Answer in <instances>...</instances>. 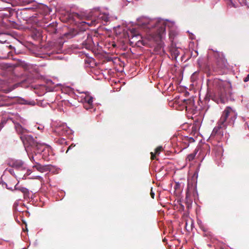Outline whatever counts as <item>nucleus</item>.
<instances>
[{
  "instance_id": "f257e3e1",
  "label": "nucleus",
  "mask_w": 249,
  "mask_h": 249,
  "mask_svg": "<svg viewBox=\"0 0 249 249\" xmlns=\"http://www.w3.org/2000/svg\"><path fill=\"white\" fill-rule=\"evenodd\" d=\"M236 116L235 111L231 107H227L209 138L210 142L213 147V151L215 155V160L218 166H223V142L227 139L226 128L228 125L233 124Z\"/></svg>"
},
{
  "instance_id": "f03ea898",
  "label": "nucleus",
  "mask_w": 249,
  "mask_h": 249,
  "mask_svg": "<svg viewBox=\"0 0 249 249\" xmlns=\"http://www.w3.org/2000/svg\"><path fill=\"white\" fill-rule=\"evenodd\" d=\"M70 18L75 22L83 24V25H86V27L95 26L100 22H107L109 18L108 14L100 13L98 10L94 12L90 19H84L81 14L77 13L71 14Z\"/></svg>"
},
{
  "instance_id": "7ed1b4c3",
  "label": "nucleus",
  "mask_w": 249,
  "mask_h": 249,
  "mask_svg": "<svg viewBox=\"0 0 249 249\" xmlns=\"http://www.w3.org/2000/svg\"><path fill=\"white\" fill-rule=\"evenodd\" d=\"M28 157L32 161H35V156H36V152L39 149L41 143L38 142L36 139L30 135H25L20 136Z\"/></svg>"
},
{
  "instance_id": "20e7f679",
  "label": "nucleus",
  "mask_w": 249,
  "mask_h": 249,
  "mask_svg": "<svg viewBox=\"0 0 249 249\" xmlns=\"http://www.w3.org/2000/svg\"><path fill=\"white\" fill-rule=\"evenodd\" d=\"M81 24L83 26L81 30H79L77 28L73 29L71 30L68 33H66L65 35L68 38L73 37L76 35L82 36V38L85 39L82 41L81 44L83 47L89 49L93 46L94 44L92 38L89 33L86 32V28H88V26L86 27V25H83V24Z\"/></svg>"
},
{
  "instance_id": "39448f33",
  "label": "nucleus",
  "mask_w": 249,
  "mask_h": 249,
  "mask_svg": "<svg viewBox=\"0 0 249 249\" xmlns=\"http://www.w3.org/2000/svg\"><path fill=\"white\" fill-rule=\"evenodd\" d=\"M63 44L64 42L61 41L53 43L51 47L46 51L45 53L42 54L40 57L47 59L59 58L58 56H55V54L62 53Z\"/></svg>"
},
{
  "instance_id": "423d86ee",
  "label": "nucleus",
  "mask_w": 249,
  "mask_h": 249,
  "mask_svg": "<svg viewBox=\"0 0 249 249\" xmlns=\"http://www.w3.org/2000/svg\"><path fill=\"white\" fill-rule=\"evenodd\" d=\"M217 87L213 93L209 94L213 100L217 103L224 104L227 101V97L225 88L222 85L221 82H218Z\"/></svg>"
},
{
  "instance_id": "0eeeda50",
  "label": "nucleus",
  "mask_w": 249,
  "mask_h": 249,
  "mask_svg": "<svg viewBox=\"0 0 249 249\" xmlns=\"http://www.w3.org/2000/svg\"><path fill=\"white\" fill-rule=\"evenodd\" d=\"M129 41L132 45L140 47L141 45H145L146 43L142 39V36L139 32L134 28H132L128 33Z\"/></svg>"
},
{
  "instance_id": "6e6552de",
  "label": "nucleus",
  "mask_w": 249,
  "mask_h": 249,
  "mask_svg": "<svg viewBox=\"0 0 249 249\" xmlns=\"http://www.w3.org/2000/svg\"><path fill=\"white\" fill-rule=\"evenodd\" d=\"M182 103L179 104V109H183L185 108L186 110L191 113H195L196 107L195 105L194 101L193 99H184Z\"/></svg>"
},
{
  "instance_id": "1a4fd4ad",
  "label": "nucleus",
  "mask_w": 249,
  "mask_h": 249,
  "mask_svg": "<svg viewBox=\"0 0 249 249\" xmlns=\"http://www.w3.org/2000/svg\"><path fill=\"white\" fill-rule=\"evenodd\" d=\"M177 145L182 150L187 148L190 143L194 142L195 141L193 137L188 136H180L178 137Z\"/></svg>"
},
{
  "instance_id": "9d476101",
  "label": "nucleus",
  "mask_w": 249,
  "mask_h": 249,
  "mask_svg": "<svg viewBox=\"0 0 249 249\" xmlns=\"http://www.w3.org/2000/svg\"><path fill=\"white\" fill-rule=\"evenodd\" d=\"M39 150L38 149L36 152V157L40 155L42 156V158L46 161H49L51 159V157L53 156L52 151L49 147H46L41 144L39 147Z\"/></svg>"
},
{
  "instance_id": "9b49d317",
  "label": "nucleus",
  "mask_w": 249,
  "mask_h": 249,
  "mask_svg": "<svg viewBox=\"0 0 249 249\" xmlns=\"http://www.w3.org/2000/svg\"><path fill=\"white\" fill-rule=\"evenodd\" d=\"M8 164L15 168L17 171H24L26 170V165L24 162L19 160H9L8 162Z\"/></svg>"
},
{
  "instance_id": "f8f14e48",
  "label": "nucleus",
  "mask_w": 249,
  "mask_h": 249,
  "mask_svg": "<svg viewBox=\"0 0 249 249\" xmlns=\"http://www.w3.org/2000/svg\"><path fill=\"white\" fill-rule=\"evenodd\" d=\"M180 48H177L173 42L171 43L169 47V51L172 59L177 60V57L180 54Z\"/></svg>"
},
{
  "instance_id": "ddd939ff",
  "label": "nucleus",
  "mask_w": 249,
  "mask_h": 249,
  "mask_svg": "<svg viewBox=\"0 0 249 249\" xmlns=\"http://www.w3.org/2000/svg\"><path fill=\"white\" fill-rule=\"evenodd\" d=\"M13 97L0 94V107L9 106L13 103Z\"/></svg>"
},
{
  "instance_id": "4468645a",
  "label": "nucleus",
  "mask_w": 249,
  "mask_h": 249,
  "mask_svg": "<svg viewBox=\"0 0 249 249\" xmlns=\"http://www.w3.org/2000/svg\"><path fill=\"white\" fill-rule=\"evenodd\" d=\"M15 125V129L17 133L22 135H25L28 132L27 129L23 127L19 123L13 121Z\"/></svg>"
},
{
  "instance_id": "2eb2a0df",
  "label": "nucleus",
  "mask_w": 249,
  "mask_h": 249,
  "mask_svg": "<svg viewBox=\"0 0 249 249\" xmlns=\"http://www.w3.org/2000/svg\"><path fill=\"white\" fill-rule=\"evenodd\" d=\"M55 131L59 135L63 136L67 133L68 131V128L65 124H63L61 125L57 126Z\"/></svg>"
},
{
  "instance_id": "dca6fc26",
  "label": "nucleus",
  "mask_w": 249,
  "mask_h": 249,
  "mask_svg": "<svg viewBox=\"0 0 249 249\" xmlns=\"http://www.w3.org/2000/svg\"><path fill=\"white\" fill-rule=\"evenodd\" d=\"M57 23L56 22H52L44 27L45 30L50 34H55L57 31L56 29Z\"/></svg>"
},
{
  "instance_id": "f3484780",
  "label": "nucleus",
  "mask_w": 249,
  "mask_h": 249,
  "mask_svg": "<svg viewBox=\"0 0 249 249\" xmlns=\"http://www.w3.org/2000/svg\"><path fill=\"white\" fill-rule=\"evenodd\" d=\"M39 157H36V156H35V160H36ZM32 162H35L36 163L35 165H33V168H36L37 171H40L41 172H44L47 171L48 168H47V167L46 166H43V165L39 164L38 163H37L36 161H32Z\"/></svg>"
},
{
  "instance_id": "a211bd4d",
  "label": "nucleus",
  "mask_w": 249,
  "mask_h": 249,
  "mask_svg": "<svg viewBox=\"0 0 249 249\" xmlns=\"http://www.w3.org/2000/svg\"><path fill=\"white\" fill-rule=\"evenodd\" d=\"M31 36L35 40H39L42 37L41 32L38 30L35 29L33 30Z\"/></svg>"
},
{
  "instance_id": "6ab92c4d",
  "label": "nucleus",
  "mask_w": 249,
  "mask_h": 249,
  "mask_svg": "<svg viewBox=\"0 0 249 249\" xmlns=\"http://www.w3.org/2000/svg\"><path fill=\"white\" fill-rule=\"evenodd\" d=\"M165 30L162 28L160 31L158 32L157 36L156 37V40H159L160 41V42L158 44V47L161 49L162 48V44L161 43V38L163 36V34H164Z\"/></svg>"
},
{
  "instance_id": "aec40b11",
  "label": "nucleus",
  "mask_w": 249,
  "mask_h": 249,
  "mask_svg": "<svg viewBox=\"0 0 249 249\" xmlns=\"http://www.w3.org/2000/svg\"><path fill=\"white\" fill-rule=\"evenodd\" d=\"M9 172L11 175L15 176V177L19 179H24V178H25V174H24L23 175H20L18 173V171H17V170H16V173H15L14 169H10L9 170Z\"/></svg>"
},
{
  "instance_id": "412c9836",
  "label": "nucleus",
  "mask_w": 249,
  "mask_h": 249,
  "mask_svg": "<svg viewBox=\"0 0 249 249\" xmlns=\"http://www.w3.org/2000/svg\"><path fill=\"white\" fill-rule=\"evenodd\" d=\"M200 126V124L199 121H196L193 124L192 127V133L194 134L196 133L199 130Z\"/></svg>"
},
{
  "instance_id": "4be33fe9",
  "label": "nucleus",
  "mask_w": 249,
  "mask_h": 249,
  "mask_svg": "<svg viewBox=\"0 0 249 249\" xmlns=\"http://www.w3.org/2000/svg\"><path fill=\"white\" fill-rule=\"evenodd\" d=\"M83 100V103L92 104L93 97L88 95H86Z\"/></svg>"
},
{
  "instance_id": "5701e85b",
  "label": "nucleus",
  "mask_w": 249,
  "mask_h": 249,
  "mask_svg": "<svg viewBox=\"0 0 249 249\" xmlns=\"http://www.w3.org/2000/svg\"><path fill=\"white\" fill-rule=\"evenodd\" d=\"M162 149V146H159L155 149V154H154L153 152L151 153V157L152 160L155 159V154H159Z\"/></svg>"
},
{
  "instance_id": "b1692460",
  "label": "nucleus",
  "mask_w": 249,
  "mask_h": 249,
  "mask_svg": "<svg viewBox=\"0 0 249 249\" xmlns=\"http://www.w3.org/2000/svg\"><path fill=\"white\" fill-rule=\"evenodd\" d=\"M24 198L26 199H28L30 197H32V193L29 192L28 189H26V190L25 191V192L23 193Z\"/></svg>"
},
{
  "instance_id": "393cba45",
  "label": "nucleus",
  "mask_w": 249,
  "mask_h": 249,
  "mask_svg": "<svg viewBox=\"0 0 249 249\" xmlns=\"http://www.w3.org/2000/svg\"><path fill=\"white\" fill-rule=\"evenodd\" d=\"M196 153H197V151H196V150H195V151L194 153H191L188 155V156L187 157V160H188L189 161L193 160L195 159V157H196Z\"/></svg>"
},
{
  "instance_id": "a878e982",
  "label": "nucleus",
  "mask_w": 249,
  "mask_h": 249,
  "mask_svg": "<svg viewBox=\"0 0 249 249\" xmlns=\"http://www.w3.org/2000/svg\"><path fill=\"white\" fill-rule=\"evenodd\" d=\"M83 106L86 109L89 110L93 108V104L83 103Z\"/></svg>"
},
{
  "instance_id": "bb28decb",
  "label": "nucleus",
  "mask_w": 249,
  "mask_h": 249,
  "mask_svg": "<svg viewBox=\"0 0 249 249\" xmlns=\"http://www.w3.org/2000/svg\"><path fill=\"white\" fill-rule=\"evenodd\" d=\"M15 189H16V190H18V191H20L21 192H22V193H23L24 192H25V191L26 190L27 188L23 187H18V184H17L15 186Z\"/></svg>"
},
{
  "instance_id": "cd10ccee",
  "label": "nucleus",
  "mask_w": 249,
  "mask_h": 249,
  "mask_svg": "<svg viewBox=\"0 0 249 249\" xmlns=\"http://www.w3.org/2000/svg\"><path fill=\"white\" fill-rule=\"evenodd\" d=\"M23 5L29 4L32 3L34 0H20Z\"/></svg>"
},
{
  "instance_id": "c85d7f7f",
  "label": "nucleus",
  "mask_w": 249,
  "mask_h": 249,
  "mask_svg": "<svg viewBox=\"0 0 249 249\" xmlns=\"http://www.w3.org/2000/svg\"><path fill=\"white\" fill-rule=\"evenodd\" d=\"M7 122V120L5 119H3L1 120L0 123V131L1 129L4 127V125L6 124Z\"/></svg>"
},
{
  "instance_id": "c756f323",
  "label": "nucleus",
  "mask_w": 249,
  "mask_h": 249,
  "mask_svg": "<svg viewBox=\"0 0 249 249\" xmlns=\"http://www.w3.org/2000/svg\"><path fill=\"white\" fill-rule=\"evenodd\" d=\"M180 191H181V183H180L179 182H176V184L175 185V187H174V189L176 190H178L180 189Z\"/></svg>"
},
{
  "instance_id": "7c9ffc66",
  "label": "nucleus",
  "mask_w": 249,
  "mask_h": 249,
  "mask_svg": "<svg viewBox=\"0 0 249 249\" xmlns=\"http://www.w3.org/2000/svg\"><path fill=\"white\" fill-rule=\"evenodd\" d=\"M75 36H77V39L78 41H81L82 42V41H83L85 39H83L82 38V36H78V35H76Z\"/></svg>"
},
{
  "instance_id": "2f4dec72",
  "label": "nucleus",
  "mask_w": 249,
  "mask_h": 249,
  "mask_svg": "<svg viewBox=\"0 0 249 249\" xmlns=\"http://www.w3.org/2000/svg\"><path fill=\"white\" fill-rule=\"evenodd\" d=\"M150 196L152 198H154L155 193L153 192L152 188H151Z\"/></svg>"
},
{
  "instance_id": "473e14b6",
  "label": "nucleus",
  "mask_w": 249,
  "mask_h": 249,
  "mask_svg": "<svg viewBox=\"0 0 249 249\" xmlns=\"http://www.w3.org/2000/svg\"><path fill=\"white\" fill-rule=\"evenodd\" d=\"M249 81V74L244 79V81L247 82Z\"/></svg>"
},
{
  "instance_id": "72a5a7b5",
  "label": "nucleus",
  "mask_w": 249,
  "mask_h": 249,
  "mask_svg": "<svg viewBox=\"0 0 249 249\" xmlns=\"http://www.w3.org/2000/svg\"><path fill=\"white\" fill-rule=\"evenodd\" d=\"M75 146V145H73V144H71V145H70L66 151V153L68 152V150L71 149V148H72L73 147H74Z\"/></svg>"
},
{
  "instance_id": "f704fd0d",
  "label": "nucleus",
  "mask_w": 249,
  "mask_h": 249,
  "mask_svg": "<svg viewBox=\"0 0 249 249\" xmlns=\"http://www.w3.org/2000/svg\"><path fill=\"white\" fill-rule=\"evenodd\" d=\"M198 55V53L197 51H195V53L193 54L194 57H196ZM193 55V54H192V56Z\"/></svg>"
},
{
  "instance_id": "c9c22d12",
  "label": "nucleus",
  "mask_w": 249,
  "mask_h": 249,
  "mask_svg": "<svg viewBox=\"0 0 249 249\" xmlns=\"http://www.w3.org/2000/svg\"><path fill=\"white\" fill-rule=\"evenodd\" d=\"M14 209L15 211H19L18 209L17 208V206H16V204L15 203L14 205Z\"/></svg>"
},
{
  "instance_id": "e433bc0d",
  "label": "nucleus",
  "mask_w": 249,
  "mask_h": 249,
  "mask_svg": "<svg viewBox=\"0 0 249 249\" xmlns=\"http://www.w3.org/2000/svg\"><path fill=\"white\" fill-rule=\"evenodd\" d=\"M188 226V222H187V221H186V223H185V227L187 231H189V230H188V229H187V226Z\"/></svg>"
},
{
  "instance_id": "4c0bfd02",
  "label": "nucleus",
  "mask_w": 249,
  "mask_h": 249,
  "mask_svg": "<svg viewBox=\"0 0 249 249\" xmlns=\"http://www.w3.org/2000/svg\"><path fill=\"white\" fill-rule=\"evenodd\" d=\"M33 103H33V104H32V103H30H30H28V102H26L24 103V104H30V105H34V104H35V102H33Z\"/></svg>"
},
{
  "instance_id": "58836bf2",
  "label": "nucleus",
  "mask_w": 249,
  "mask_h": 249,
  "mask_svg": "<svg viewBox=\"0 0 249 249\" xmlns=\"http://www.w3.org/2000/svg\"><path fill=\"white\" fill-rule=\"evenodd\" d=\"M222 63H224V59L223 58H220Z\"/></svg>"
},
{
  "instance_id": "ea45409f",
  "label": "nucleus",
  "mask_w": 249,
  "mask_h": 249,
  "mask_svg": "<svg viewBox=\"0 0 249 249\" xmlns=\"http://www.w3.org/2000/svg\"><path fill=\"white\" fill-rule=\"evenodd\" d=\"M145 25H146L148 28H150L151 26L148 25V24L144 23Z\"/></svg>"
},
{
  "instance_id": "a19ab883",
  "label": "nucleus",
  "mask_w": 249,
  "mask_h": 249,
  "mask_svg": "<svg viewBox=\"0 0 249 249\" xmlns=\"http://www.w3.org/2000/svg\"><path fill=\"white\" fill-rule=\"evenodd\" d=\"M217 54L220 57V55H221V56H223V54L221 53V54H220L219 53H217Z\"/></svg>"
},
{
  "instance_id": "79ce46f5",
  "label": "nucleus",
  "mask_w": 249,
  "mask_h": 249,
  "mask_svg": "<svg viewBox=\"0 0 249 249\" xmlns=\"http://www.w3.org/2000/svg\"><path fill=\"white\" fill-rule=\"evenodd\" d=\"M190 221L191 222V226H192L193 225V220L191 219H190Z\"/></svg>"
},
{
  "instance_id": "37998d69",
  "label": "nucleus",
  "mask_w": 249,
  "mask_h": 249,
  "mask_svg": "<svg viewBox=\"0 0 249 249\" xmlns=\"http://www.w3.org/2000/svg\"><path fill=\"white\" fill-rule=\"evenodd\" d=\"M43 127H43V126H41V127H39V126H38V129H42V128H43Z\"/></svg>"
},
{
  "instance_id": "c03bdc74",
  "label": "nucleus",
  "mask_w": 249,
  "mask_h": 249,
  "mask_svg": "<svg viewBox=\"0 0 249 249\" xmlns=\"http://www.w3.org/2000/svg\"><path fill=\"white\" fill-rule=\"evenodd\" d=\"M10 90H8L7 91V92H10Z\"/></svg>"
},
{
  "instance_id": "a18cd8bd",
  "label": "nucleus",
  "mask_w": 249,
  "mask_h": 249,
  "mask_svg": "<svg viewBox=\"0 0 249 249\" xmlns=\"http://www.w3.org/2000/svg\"><path fill=\"white\" fill-rule=\"evenodd\" d=\"M247 126H248V128H249V126L248 125H247Z\"/></svg>"
}]
</instances>
